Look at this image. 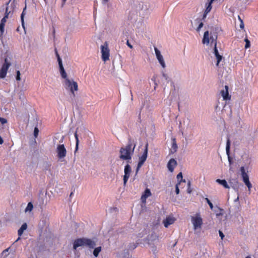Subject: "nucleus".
Instances as JSON below:
<instances>
[{"instance_id": "10", "label": "nucleus", "mask_w": 258, "mask_h": 258, "mask_svg": "<svg viewBox=\"0 0 258 258\" xmlns=\"http://www.w3.org/2000/svg\"><path fill=\"white\" fill-rule=\"evenodd\" d=\"M131 171H132V169H131V166L129 165V163H127V164L125 166L124 169V175L123 176V179L124 185H125V184L130 176V174L131 173Z\"/></svg>"}, {"instance_id": "19", "label": "nucleus", "mask_w": 258, "mask_h": 258, "mask_svg": "<svg viewBox=\"0 0 258 258\" xmlns=\"http://www.w3.org/2000/svg\"><path fill=\"white\" fill-rule=\"evenodd\" d=\"M212 39H211V37H209V31H206V32H205L204 34V37H203V38L202 40L203 43L208 44H209L210 41H211V42H212Z\"/></svg>"}, {"instance_id": "34", "label": "nucleus", "mask_w": 258, "mask_h": 258, "mask_svg": "<svg viewBox=\"0 0 258 258\" xmlns=\"http://www.w3.org/2000/svg\"><path fill=\"white\" fill-rule=\"evenodd\" d=\"M205 200L206 201L207 203L209 205L210 209L211 210H213L214 206L213 205V204L211 202V201L209 200V199L207 198H206Z\"/></svg>"}, {"instance_id": "51", "label": "nucleus", "mask_w": 258, "mask_h": 258, "mask_svg": "<svg viewBox=\"0 0 258 258\" xmlns=\"http://www.w3.org/2000/svg\"><path fill=\"white\" fill-rule=\"evenodd\" d=\"M20 239V237L19 236L17 239L13 243V245H15V244Z\"/></svg>"}, {"instance_id": "9", "label": "nucleus", "mask_w": 258, "mask_h": 258, "mask_svg": "<svg viewBox=\"0 0 258 258\" xmlns=\"http://www.w3.org/2000/svg\"><path fill=\"white\" fill-rule=\"evenodd\" d=\"M56 54L57 57V60L58 62V65H59V71H60V73L61 76L63 79H64L65 80V79H66V78H68V77L67 76V73L63 68V67L62 66L61 59L60 57H59V56L56 51Z\"/></svg>"}, {"instance_id": "44", "label": "nucleus", "mask_w": 258, "mask_h": 258, "mask_svg": "<svg viewBox=\"0 0 258 258\" xmlns=\"http://www.w3.org/2000/svg\"><path fill=\"white\" fill-rule=\"evenodd\" d=\"M126 45L131 49L133 48V45L129 42L128 40L126 41Z\"/></svg>"}, {"instance_id": "53", "label": "nucleus", "mask_w": 258, "mask_h": 258, "mask_svg": "<svg viewBox=\"0 0 258 258\" xmlns=\"http://www.w3.org/2000/svg\"><path fill=\"white\" fill-rule=\"evenodd\" d=\"M10 249V247H8V248H7L6 249H5V250L3 251V252H5V251H8L9 250V249Z\"/></svg>"}, {"instance_id": "26", "label": "nucleus", "mask_w": 258, "mask_h": 258, "mask_svg": "<svg viewBox=\"0 0 258 258\" xmlns=\"http://www.w3.org/2000/svg\"><path fill=\"white\" fill-rule=\"evenodd\" d=\"M177 178L178 180V184H180L181 182H185V180L182 179V174L181 172H180L177 174Z\"/></svg>"}, {"instance_id": "32", "label": "nucleus", "mask_w": 258, "mask_h": 258, "mask_svg": "<svg viewBox=\"0 0 258 258\" xmlns=\"http://www.w3.org/2000/svg\"><path fill=\"white\" fill-rule=\"evenodd\" d=\"M75 138L76 140V151L78 149V145H79V139H78V136L77 132H76L75 133Z\"/></svg>"}, {"instance_id": "30", "label": "nucleus", "mask_w": 258, "mask_h": 258, "mask_svg": "<svg viewBox=\"0 0 258 258\" xmlns=\"http://www.w3.org/2000/svg\"><path fill=\"white\" fill-rule=\"evenodd\" d=\"M26 7H25L24 8V9H23V11L21 15V21H22V26L23 27H24V16L25 15L24 12L26 10Z\"/></svg>"}, {"instance_id": "14", "label": "nucleus", "mask_w": 258, "mask_h": 258, "mask_svg": "<svg viewBox=\"0 0 258 258\" xmlns=\"http://www.w3.org/2000/svg\"><path fill=\"white\" fill-rule=\"evenodd\" d=\"M229 184L230 186L238 194L239 186L241 185V184H239L238 180L236 179H230Z\"/></svg>"}, {"instance_id": "59", "label": "nucleus", "mask_w": 258, "mask_h": 258, "mask_svg": "<svg viewBox=\"0 0 258 258\" xmlns=\"http://www.w3.org/2000/svg\"><path fill=\"white\" fill-rule=\"evenodd\" d=\"M73 193V192H71V194H70V197L72 196Z\"/></svg>"}, {"instance_id": "60", "label": "nucleus", "mask_w": 258, "mask_h": 258, "mask_svg": "<svg viewBox=\"0 0 258 258\" xmlns=\"http://www.w3.org/2000/svg\"><path fill=\"white\" fill-rule=\"evenodd\" d=\"M35 130H36V129H38L37 127H35L34 128Z\"/></svg>"}, {"instance_id": "55", "label": "nucleus", "mask_w": 258, "mask_h": 258, "mask_svg": "<svg viewBox=\"0 0 258 258\" xmlns=\"http://www.w3.org/2000/svg\"><path fill=\"white\" fill-rule=\"evenodd\" d=\"M214 1L215 0H208V2L210 3H213Z\"/></svg>"}, {"instance_id": "49", "label": "nucleus", "mask_w": 258, "mask_h": 258, "mask_svg": "<svg viewBox=\"0 0 258 258\" xmlns=\"http://www.w3.org/2000/svg\"><path fill=\"white\" fill-rule=\"evenodd\" d=\"M237 194V197L236 199H235L234 200V202H238V201H239V192H238V194Z\"/></svg>"}, {"instance_id": "42", "label": "nucleus", "mask_w": 258, "mask_h": 258, "mask_svg": "<svg viewBox=\"0 0 258 258\" xmlns=\"http://www.w3.org/2000/svg\"><path fill=\"white\" fill-rule=\"evenodd\" d=\"M239 19L241 21V23L240 24V28L241 29H243L244 28V24H243V22H242V21L241 20L240 18L239 17Z\"/></svg>"}, {"instance_id": "1", "label": "nucleus", "mask_w": 258, "mask_h": 258, "mask_svg": "<svg viewBox=\"0 0 258 258\" xmlns=\"http://www.w3.org/2000/svg\"><path fill=\"white\" fill-rule=\"evenodd\" d=\"M136 144L134 140L129 139L127 144L121 147L119 150V158L122 160L126 161L127 163H131L132 155L134 154Z\"/></svg>"}, {"instance_id": "40", "label": "nucleus", "mask_w": 258, "mask_h": 258, "mask_svg": "<svg viewBox=\"0 0 258 258\" xmlns=\"http://www.w3.org/2000/svg\"><path fill=\"white\" fill-rule=\"evenodd\" d=\"M138 244L137 243H133V244L131 245L130 246V248L135 249L137 247Z\"/></svg>"}, {"instance_id": "20", "label": "nucleus", "mask_w": 258, "mask_h": 258, "mask_svg": "<svg viewBox=\"0 0 258 258\" xmlns=\"http://www.w3.org/2000/svg\"><path fill=\"white\" fill-rule=\"evenodd\" d=\"M211 39H212V42H211V44H214V54L215 55V56L216 57L217 56L220 55V54L219 53L218 50L217 48V46H216V45H217V41H216L217 36H216V38L214 39L213 36H212L211 37Z\"/></svg>"}, {"instance_id": "58", "label": "nucleus", "mask_w": 258, "mask_h": 258, "mask_svg": "<svg viewBox=\"0 0 258 258\" xmlns=\"http://www.w3.org/2000/svg\"><path fill=\"white\" fill-rule=\"evenodd\" d=\"M245 258H251L250 256H247Z\"/></svg>"}, {"instance_id": "54", "label": "nucleus", "mask_w": 258, "mask_h": 258, "mask_svg": "<svg viewBox=\"0 0 258 258\" xmlns=\"http://www.w3.org/2000/svg\"><path fill=\"white\" fill-rule=\"evenodd\" d=\"M109 0H103V2L105 4L107 3V2H108Z\"/></svg>"}, {"instance_id": "46", "label": "nucleus", "mask_w": 258, "mask_h": 258, "mask_svg": "<svg viewBox=\"0 0 258 258\" xmlns=\"http://www.w3.org/2000/svg\"><path fill=\"white\" fill-rule=\"evenodd\" d=\"M6 21L7 20L5 19V18H3L2 20H1V23L0 24H5V23L6 22Z\"/></svg>"}, {"instance_id": "56", "label": "nucleus", "mask_w": 258, "mask_h": 258, "mask_svg": "<svg viewBox=\"0 0 258 258\" xmlns=\"http://www.w3.org/2000/svg\"><path fill=\"white\" fill-rule=\"evenodd\" d=\"M151 236L155 237V238H157L158 237V236L156 235H151Z\"/></svg>"}, {"instance_id": "22", "label": "nucleus", "mask_w": 258, "mask_h": 258, "mask_svg": "<svg viewBox=\"0 0 258 258\" xmlns=\"http://www.w3.org/2000/svg\"><path fill=\"white\" fill-rule=\"evenodd\" d=\"M27 228V224L26 223H25L22 224L20 228L18 231V234L19 236H21L24 230H25Z\"/></svg>"}, {"instance_id": "3", "label": "nucleus", "mask_w": 258, "mask_h": 258, "mask_svg": "<svg viewBox=\"0 0 258 258\" xmlns=\"http://www.w3.org/2000/svg\"><path fill=\"white\" fill-rule=\"evenodd\" d=\"M63 86L67 90H69L72 95L75 96V92L78 90V85L77 82L73 79L66 78L63 82Z\"/></svg>"}, {"instance_id": "13", "label": "nucleus", "mask_w": 258, "mask_h": 258, "mask_svg": "<svg viewBox=\"0 0 258 258\" xmlns=\"http://www.w3.org/2000/svg\"><path fill=\"white\" fill-rule=\"evenodd\" d=\"M229 87L227 85H225L224 89L220 91V94L223 97L224 100H229L231 99V95L228 92Z\"/></svg>"}, {"instance_id": "33", "label": "nucleus", "mask_w": 258, "mask_h": 258, "mask_svg": "<svg viewBox=\"0 0 258 258\" xmlns=\"http://www.w3.org/2000/svg\"><path fill=\"white\" fill-rule=\"evenodd\" d=\"M5 24H0V32H1V36L3 35L5 29Z\"/></svg>"}, {"instance_id": "16", "label": "nucleus", "mask_w": 258, "mask_h": 258, "mask_svg": "<svg viewBox=\"0 0 258 258\" xmlns=\"http://www.w3.org/2000/svg\"><path fill=\"white\" fill-rule=\"evenodd\" d=\"M177 165L176 161L174 159H171L167 164V167L168 170L172 172L174 170V167Z\"/></svg>"}, {"instance_id": "17", "label": "nucleus", "mask_w": 258, "mask_h": 258, "mask_svg": "<svg viewBox=\"0 0 258 258\" xmlns=\"http://www.w3.org/2000/svg\"><path fill=\"white\" fill-rule=\"evenodd\" d=\"M175 221V219L172 217H167L163 222L164 226L167 228L169 225L172 224Z\"/></svg>"}, {"instance_id": "5", "label": "nucleus", "mask_w": 258, "mask_h": 258, "mask_svg": "<svg viewBox=\"0 0 258 258\" xmlns=\"http://www.w3.org/2000/svg\"><path fill=\"white\" fill-rule=\"evenodd\" d=\"M240 171L241 172V175L243 182L247 187L248 190H250V189L252 187V184L249 181V176L247 172H246L244 167L243 166L241 167Z\"/></svg>"}, {"instance_id": "28", "label": "nucleus", "mask_w": 258, "mask_h": 258, "mask_svg": "<svg viewBox=\"0 0 258 258\" xmlns=\"http://www.w3.org/2000/svg\"><path fill=\"white\" fill-rule=\"evenodd\" d=\"M223 210L218 207H216L215 209H214V211L216 213V216H219L222 215V213H221V211Z\"/></svg>"}, {"instance_id": "24", "label": "nucleus", "mask_w": 258, "mask_h": 258, "mask_svg": "<svg viewBox=\"0 0 258 258\" xmlns=\"http://www.w3.org/2000/svg\"><path fill=\"white\" fill-rule=\"evenodd\" d=\"M101 246H99V247H96L94 251H93V255L95 256V257H97L99 255V252L101 251Z\"/></svg>"}, {"instance_id": "18", "label": "nucleus", "mask_w": 258, "mask_h": 258, "mask_svg": "<svg viewBox=\"0 0 258 258\" xmlns=\"http://www.w3.org/2000/svg\"><path fill=\"white\" fill-rule=\"evenodd\" d=\"M212 3L209 2L206 4V8L203 15V20H205L208 14L211 11L212 8Z\"/></svg>"}, {"instance_id": "29", "label": "nucleus", "mask_w": 258, "mask_h": 258, "mask_svg": "<svg viewBox=\"0 0 258 258\" xmlns=\"http://www.w3.org/2000/svg\"><path fill=\"white\" fill-rule=\"evenodd\" d=\"M151 195V191L149 189L147 188L145 191V194L142 196L145 198H147V197L150 196Z\"/></svg>"}, {"instance_id": "37", "label": "nucleus", "mask_w": 258, "mask_h": 258, "mask_svg": "<svg viewBox=\"0 0 258 258\" xmlns=\"http://www.w3.org/2000/svg\"><path fill=\"white\" fill-rule=\"evenodd\" d=\"M16 80L17 81H20L21 80V78H20V75H21V74H20V72L19 71H17V72H16Z\"/></svg>"}, {"instance_id": "61", "label": "nucleus", "mask_w": 258, "mask_h": 258, "mask_svg": "<svg viewBox=\"0 0 258 258\" xmlns=\"http://www.w3.org/2000/svg\"><path fill=\"white\" fill-rule=\"evenodd\" d=\"M63 2H64L66 0H63Z\"/></svg>"}, {"instance_id": "31", "label": "nucleus", "mask_w": 258, "mask_h": 258, "mask_svg": "<svg viewBox=\"0 0 258 258\" xmlns=\"http://www.w3.org/2000/svg\"><path fill=\"white\" fill-rule=\"evenodd\" d=\"M0 123L2 125L8 124V120L5 118L0 117Z\"/></svg>"}, {"instance_id": "38", "label": "nucleus", "mask_w": 258, "mask_h": 258, "mask_svg": "<svg viewBox=\"0 0 258 258\" xmlns=\"http://www.w3.org/2000/svg\"><path fill=\"white\" fill-rule=\"evenodd\" d=\"M180 184H178V183H177L176 184V186H175V192L177 195L179 194V187H178V185H179Z\"/></svg>"}, {"instance_id": "47", "label": "nucleus", "mask_w": 258, "mask_h": 258, "mask_svg": "<svg viewBox=\"0 0 258 258\" xmlns=\"http://www.w3.org/2000/svg\"><path fill=\"white\" fill-rule=\"evenodd\" d=\"M7 11H8V9L7 8L6 12L5 15V16L4 17V18H5L6 20H7V19H8V15H9V14L8 13Z\"/></svg>"}, {"instance_id": "35", "label": "nucleus", "mask_w": 258, "mask_h": 258, "mask_svg": "<svg viewBox=\"0 0 258 258\" xmlns=\"http://www.w3.org/2000/svg\"><path fill=\"white\" fill-rule=\"evenodd\" d=\"M216 58H217V60L216 66H218L219 62H220V61L222 59V56L221 55H218V56H216Z\"/></svg>"}, {"instance_id": "12", "label": "nucleus", "mask_w": 258, "mask_h": 258, "mask_svg": "<svg viewBox=\"0 0 258 258\" xmlns=\"http://www.w3.org/2000/svg\"><path fill=\"white\" fill-rule=\"evenodd\" d=\"M154 50L156 57L163 68H165L166 67L165 63L164 62L163 56L162 55L160 50L158 49L156 47H154Z\"/></svg>"}, {"instance_id": "57", "label": "nucleus", "mask_w": 258, "mask_h": 258, "mask_svg": "<svg viewBox=\"0 0 258 258\" xmlns=\"http://www.w3.org/2000/svg\"><path fill=\"white\" fill-rule=\"evenodd\" d=\"M152 251H154V252H155V251H156V249H155V248L153 247V249H152Z\"/></svg>"}, {"instance_id": "25", "label": "nucleus", "mask_w": 258, "mask_h": 258, "mask_svg": "<svg viewBox=\"0 0 258 258\" xmlns=\"http://www.w3.org/2000/svg\"><path fill=\"white\" fill-rule=\"evenodd\" d=\"M177 149V145L176 143L175 140L173 139V142L172 143V147H171V152L174 153L176 152Z\"/></svg>"}, {"instance_id": "6", "label": "nucleus", "mask_w": 258, "mask_h": 258, "mask_svg": "<svg viewBox=\"0 0 258 258\" xmlns=\"http://www.w3.org/2000/svg\"><path fill=\"white\" fill-rule=\"evenodd\" d=\"M191 222L195 230L201 228L203 224V220L200 214H197L195 216L191 217Z\"/></svg>"}, {"instance_id": "8", "label": "nucleus", "mask_w": 258, "mask_h": 258, "mask_svg": "<svg viewBox=\"0 0 258 258\" xmlns=\"http://www.w3.org/2000/svg\"><path fill=\"white\" fill-rule=\"evenodd\" d=\"M56 153L57 157L59 159H62L66 157L67 154V150L64 146V145H58L56 148Z\"/></svg>"}, {"instance_id": "21", "label": "nucleus", "mask_w": 258, "mask_h": 258, "mask_svg": "<svg viewBox=\"0 0 258 258\" xmlns=\"http://www.w3.org/2000/svg\"><path fill=\"white\" fill-rule=\"evenodd\" d=\"M216 182L222 185L225 188H230V186L228 184L227 181L225 179H216Z\"/></svg>"}, {"instance_id": "45", "label": "nucleus", "mask_w": 258, "mask_h": 258, "mask_svg": "<svg viewBox=\"0 0 258 258\" xmlns=\"http://www.w3.org/2000/svg\"><path fill=\"white\" fill-rule=\"evenodd\" d=\"M162 76H163V77L164 78V79H165L166 80H168V76H167L166 74H165L164 73H162Z\"/></svg>"}, {"instance_id": "4", "label": "nucleus", "mask_w": 258, "mask_h": 258, "mask_svg": "<svg viewBox=\"0 0 258 258\" xmlns=\"http://www.w3.org/2000/svg\"><path fill=\"white\" fill-rule=\"evenodd\" d=\"M101 53L102 59L104 62L109 59L110 50L107 42H105L104 45L101 46Z\"/></svg>"}, {"instance_id": "41", "label": "nucleus", "mask_w": 258, "mask_h": 258, "mask_svg": "<svg viewBox=\"0 0 258 258\" xmlns=\"http://www.w3.org/2000/svg\"><path fill=\"white\" fill-rule=\"evenodd\" d=\"M219 236H220V237H221V239H223V238L224 237V234H223V232H222L221 231H220V230H219Z\"/></svg>"}, {"instance_id": "23", "label": "nucleus", "mask_w": 258, "mask_h": 258, "mask_svg": "<svg viewBox=\"0 0 258 258\" xmlns=\"http://www.w3.org/2000/svg\"><path fill=\"white\" fill-rule=\"evenodd\" d=\"M202 21H204V20H203V18L202 19H197L196 20V21H197L199 23V26L196 29L197 31H198V32H200V31L201 30V29L203 27V26L204 25Z\"/></svg>"}, {"instance_id": "11", "label": "nucleus", "mask_w": 258, "mask_h": 258, "mask_svg": "<svg viewBox=\"0 0 258 258\" xmlns=\"http://www.w3.org/2000/svg\"><path fill=\"white\" fill-rule=\"evenodd\" d=\"M148 144L147 143L145 145L144 151L141 157H139V166H143L146 161L148 156Z\"/></svg>"}, {"instance_id": "15", "label": "nucleus", "mask_w": 258, "mask_h": 258, "mask_svg": "<svg viewBox=\"0 0 258 258\" xmlns=\"http://www.w3.org/2000/svg\"><path fill=\"white\" fill-rule=\"evenodd\" d=\"M230 141L229 137H227L226 146V152L228 156V162L230 165L232 164V158L230 156Z\"/></svg>"}, {"instance_id": "36", "label": "nucleus", "mask_w": 258, "mask_h": 258, "mask_svg": "<svg viewBox=\"0 0 258 258\" xmlns=\"http://www.w3.org/2000/svg\"><path fill=\"white\" fill-rule=\"evenodd\" d=\"M245 41L246 43L245 48L247 49L250 47V41L247 38L245 39Z\"/></svg>"}, {"instance_id": "7", "label": "nucleus", "mask_w": 258, "mask_h": 258, "mask_svg": "<svg viewBox=\"0 0 258 258\" xmlns=\"http://www.w3.org/2000/svg\"><path fill=\"white\" fill-rule=\"evenodd\" d=\"M11 65V62L8 61L7 58H6L5 59V62L0 70V78L3 79L6 77L8 70Z\"/></svg>"}, {"instance_id": "52", "label": "nucleus", "mask_w": 258, "mask_h": 258, "mask_svg": "<svg viewBox=\"0 0 258 258\" xmlns=\"http://www.w3.org/2000/svg\"><path fill=\"white\" fill-rule=\"evenodd\" d=\"M181 134H182V136H183V137H184L185 138H186V135H184V133L183 131H182V132H181Z\"/></svg>"}, {"instance_id": "43", "label": "nucleus", "mask_w": 258, "mask_h": 258, "mask_svg": "<svg viewBox=\"0 0 258 258\" xmlns=\"http://www.w3.org/2000/svg\"><path fill=\"white\" fill-rule=\"evenodd\" d=\"M190 185V182L188 181V188L187 189V192L189 194H190L191 192V189L189 188Z\"/></svg>"}, {"instance_id": "50", "label": "nucleus", "mask_w": 258, "mask_h": 258, "mask_svg": "<svg viewBox=\"0 0 258 258\" xmlns=\"http://www.w3.org/2000/svg\"><path fill=\"white\" fill-rule=\"evenodd\" d=\"M4 143L3 138L0 136V144H2Z\"/></svg>"}, {"instance_id": "27", "label": "nucleus", "mask_w": 258, "mask_h": 258, "mask_svg": "<svg viewBox=\"0 0 258 258\" xmlns=\"http://www.w3.org/2000/svg\"><path fill=\"white\" fill-rule=\"evenodd\" d=\"M33 208V204L31 202H29L25 210V211L26 212H28V211L30 212L32 210Z\"/></svg>"}, {"instance_id": "2", "label": "nucleus", "mask_w": 258, "mask_h": 258, "mask_svg": "<svg viewBox=\"0 0 258 258\" xmlns=\"http://www.w3.org/2000/svg\"><path fill=\"white\" fill-rule=\"evenodd\" d=\"M96 245L95 242L87 238H78L74 242L73 248L76 249L80 246H86L89 248H94Z\"/></svg>"}, {"instance_id": "48", "label": "nucleus", "mask_w": 258, "mask_h": 258, "mask_svg": "<svg viewBox=\"0 0 258 258\" xmlns=\"http://www.w3.org/2000/svg\"><path fill=\"white\" fill-rule=\"evenodd\" d=\"M142 166H139V163H138V165H137V169H136V173H138V171L139 170L140 168L142 167Z\"/></svg>"}, {"instance_id": "39", "label": "nucleus", "mask_w": 258, "mask_h": 258, "mask_svg": "<svg viewBox=\"0 0 258 258\" xmlns=\"http://www.w3.org/2000/svg\"><path fill=\"white\" fill-rule=\"evenodd\" d=\"M39 130H34V136L35 137V138L37 137L39 133Z\"/></svg>"}]
</instances>
